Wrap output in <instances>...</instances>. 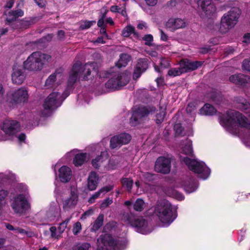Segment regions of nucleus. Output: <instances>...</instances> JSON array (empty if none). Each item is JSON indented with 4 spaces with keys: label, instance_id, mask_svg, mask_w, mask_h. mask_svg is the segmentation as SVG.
Segmentation results:
<instances>
[{
    "label": "nucleus",
    "instance_id": "1",
    "mask_svg": "<svg viewBox=\"0 0 250 250\" xmlns=\"http://www.w3.org/2000/svg\"><path fill=\"white\" fill-rule=\"evenodd\" d=\"M96 63L94 62L86 63L84 65L80 63L74 64L70 72L68 81L67 89L61 94L59 89L57 91H54L50 93L44 100L42 104L43 110L42 115L49 116L52 111L60 106L62 102L69 95L68 90L71 89V86L77 80H86L87 77L90 75L92 70H94Z\"/></svg>",
    "mask_w": 250,
    "mask_h": 250
},
{
    "label": "nucleus",
    "instance_id": "2",
    "mask_svg": "<svg viewBox=\"0 0 250 250\" xmlns=\"http://www.w3.org/2000/svg\"><path fill=\"white\" fill-rule=\"evenodd\" d=\"M250 116L249 119L243 116L239 112L235 110H229L223 115L221 119V124L226 127L238 126L246 132L244 136V142L247 147H250Z\"/></svg>",
    "mask_w": 250,
    "mask_h": 250
},
{
    "label": "nucleus",
    "instance_id": "3",
    "mask_svg": "<svg viewBox=\"0 0 250 250\" xmlns=\"http://www.w3.org/2000/svg\"><path fill=\"white\" fill-rule=\"evenodd\" d=\"M154 213L163 226H169L175 219L173 216L171 204L167 200L159 201L154 208Z\"/></svg>",
    "mask_w": 250,
    "mask_h": 250
},
{
    "label": "nucleus",
    "instance_id": "4",
    "mask_svg": "<svg viewBox=\"0 0 250 250\" xmlns=\"http://www.w3.org/2000/svg\"><path fill=\"white\" fill-rule=\"evenodd\" d=\"M51 56L41 52L32 53L23 62V66L25 69L30 71H40L44 65L50 61Z\"/></svg>",
    "mask_w": 250,
    "mask_h": 250
},
{
    "label": "nucleus",
    "instance_id": "5",
    "mask_svg": "<svg viewBox=\"0 0 250 250\" xmlns=\"http://www.w3.org/2000/svg\"><path fill=\"white\" fill-rule=\"evenodd\" d=\"M241 14V11L238 7H233L225 13L221 19L218 27L219 31L222 33H226L233 28L238 22Z\"/></svg>",
    "mask_w": 250,
    "mask_h": 250
},
{
    "label": "nucleus",
    "instance_id": "6",
    "mask_svg": "<svg viewBox=\"0 0 250 250\" xmlns=\"http://www.w3.org/2000/svg\"><path fill=\"white\" fill-rule=\"evenodd\" d=\"M180 159L191 170L197 173L199 178L205 180L209 177L210 170L203 162L198 161L195 159L191 160L187 157H181Z\"/></svg>",
    "mask_w": 250,
    "mask_h": 250
},
{
    "label": "nucleus",
    "instance_id": "7",
    "mask_svg": "<svg viewBox=\"0 0 250 250\" xmlns=\"http://www.w3.org/2000/svg\"><path fill=\"white\" fill-rule=\"evenodd\" d=\"M123 219L127 224L135 227L138 232L146 234L151 231L149 228L147 221L143 217H140L134 219L132 213H126L123 216Z\"/></svg>",
    "mask_w": 250,
    "mask_h": 250
},
{
    "label": "nucleus",
    "instance_id": "8",
    "mask_svg": "<svg viewBox=\"0 0 250 250\" xmlns=\"http://www.w3.org/2000/svg\"><path fill=\"white\" fill-rule=\"evenodd\" d=\"M129 78L130 76L127 72L118 73L105 83V86L110 90L119 89L128 83Z\"/></svg>",
    "mask_w": 250,
    "mask_h": 250
},
{
    "label": "nucleus",
    "instance_id": "9",
    "mask_svg": "<svg viewBox=\"0 0 250 250\" xmlns=\"http://www.w3.org/2000/svg\"><path fill=\"white\" fill-rule=\"evenodd\" d=\"M11 201V206L16 213L22 214L30 208L25 194H20L13 197Z\"/></svg>",
    "mask_w": 250,
    "mask_h": 250
},
{
    "label": "nucleus",
    "instance_id": "10",
    "mask_svg": "<svg viewBox=\"0 0 250 250\" xmlns=\"http://www.w3.org/2000/svg\"><path fill=\"white\" fill-rule=\"evenodd\" d=\"M197 3L199 12L202 17L210 18L216 13V7L212 0H197Z\"/></svg>",
    "mask_w": 250,
    "mask_h": 250
},
{
    "label": "nucleus",
    "instance_id": "11",
    "mask_svg": "<svg viewBox=\"0 0 250 250\" xmlns=\"http://www.w3.org/2000/svg\"><path fill=\"white\" fill-rule=\"evenodd\" d=\"M154 107L146 108L144 106L134 107L133 109L132 116L130 119L131 125L135 126L138 125L142 119L149 114H152L155 111Z\"/></svg>",
    "mask_w": 250,
    "mask_h": 250
},
{
    "label": "nucleus",
    "instance_id": "12",
    "mask_svg": "<svg viewBox=\"0 0 250 250\" xmlns=\"http://www.w3.org/2000/svg\"><path fill=\"white\" fill-rule=\"evenodd\" d=\"M98 250H118V244L108 234L101 235L97 240Z\"/></svg>",
    "mask_w": 250,
    "mask_h": 250
},
{
    "label": "nucleus",
    "instance_id": "13",
    "mask_svg": "<svg viewBox=\"0 0 250 250\" xmlns=\"http://www.w3.org/2000/svg\"><path fill=\"white\" fill-rule=\"evenodd\" d=\"M28 99V94L25 88H20L8 96L7 101L12 104H21L26 102Z\"/></svg>",
    "mask_w": 250,
    "mask_h": 250
},
{
    "label": "nucleus",
    "instance_id": "14",
    "mask_svg": "<svg viewBox=\"0 0 250 250\" xmlns=\"http://www.w3.org/2000/svg\"><path fill=\"white\" fill-rule=\"evenodd\" d=\"M171 160L168 157L161 156L158 157L154 166L155 170L159 173L168 174L170 171Z\"/></svg>",
    "mask_w": 250,
    "mask_h": 250
},
{
    "label": "nucleus",
    "instance_id": "15",
    "mask_svg": "<svg viewBox=\"0 0 250 250\" xmlns=\"http://www.w3.org/2000/svg\"><path fill=\"white\" fill-rule=\"evenodd\" d=\"M1 129L8 136H13L20 131V125L13 120H5L3 122Z\"/></svg>",
    "mask_w": 250,
    "mask_h": 250
},
{
    "label": "nucleus",
    "instance_id": "16",
    "mask_svg": "<svg viewBox=\"0 0 250 250\" xmlns=\"http://www.w3.org/2000/svg\"><path fill=\"white\" fill-rule=\"evenodd\" d=\"M131 136L129 134L123 133L112 137L110 140V146L112 149L120 147L129 142Z\"/></svg>",
    "mask_w": 250,
    "mask_h": 250
},
{
    "label": "nucleus",
    "instance_id": "17",
    "mask_svg": "<svg viewBox=\"0 0 250 250\" xmlns=\"http://www.w3.org/2000/svg\"><path fill=\"white\" fill-rule=\"evenodd\" d=\"M62 79V70L60 68L48 78L46 80L45 85L48 88L57 87Z\"/></svg>",
    "mask_w": 250,
    "mask_h": 250
},
{
    "label": "nucleus",
    "instance_id": "18",
    "mask_svg": "<svg viewBox=\"0 0 250 250\" xmlns=\"http://www.w3.org/2000/svg\"><path fill=\"white\" fill-rule=\"evenodd\" d=\"M187 25L185 21L180 18H170L166 22V28L170 31L184 28Z\"/></svg>",
    "mask_w": 250,
    "mask_h": 250
},
{
    "label": "nucleus",
    "instance_id": "19",
    "mask_svg": "<svg viewBox=\"0 0 250 250\" xmlns=\"http://www.w3.org/2000/svg\"><path fill=\"white\" fill-rule=\"evenodd\" d=\"M11 78L13 83L21 84L23 82L25 75L21 66L17 64L14 65Z\"/></svg>",
    "mask_w": 250,
    "mask_h": 250
},
{
    "label": "nucleus",
    "instance_id": "20",
    "mask_svg": "<svg viewBox=\"0 0 250 250\" xmlns=\"http://www.w3.org/2000/svg\"><path fill=\"white\" fill-rule=\"evenodd\" d=\"M202 64V62H192L188 60H183L180 62V69L182 74L194 70L201 67Z\"/></svg>",
    "mask_w": 250,
    "mask_h": 250
},
{
    "label": "nucleus",
    "instance_id": "21",
    "mask_svg": "<svg viewBox=\"0 0 250 250\" xmlns=\"http://www.w3.org/2000/svg\"><path fill=\"white\" fill-rule=\"evenodd\" d=\"M229 81L243 87L247 86V84L250 85V77L241 73L232 75L229 77Z\"/></svg>",
    "mask_w": 250,
    "mask_h": 250
},
{
    "label": "nucleus",
    "instance_id": "22",
    "mask_svg": "<svg viewBox=\"0 0 250 250\" xmlns=\"http://www.w3.org/2000/svg\"><path fill=\"white\" fill-rule=\"evenodd\" d=\"M78 200V196L75 190L71 191L69 197L62 201V208L65 210H69L75 207Z\"/></svg>",
    "mask_w": 250,
    "mask_h": 250
},
{
    "label": "nucleus",
    "instance_id": "23",
    "mask_svg": "<svg viewBox=\"0 0 250 250\" xmlns=\"http://www.w3.org/2000/svg\"><path fill=\"white\" fill-rule=\"evenodd\" d=\"M147 68L148 60L147 59H139L133 72V79L136 80L139 78L142 73L145 72Z\"/></svg>",
    "mask_w": 250,
    "mask_h": 250
},
{
    "label": "nucleus",
    "instance_id": "24",
    "mask_svg": "<svg viewBox=\"0 0 250 250\" xmlns=\"http://www.w3.org/2000/svg\"><path fill=\"white\" fill-rule=\"evenodd\" d=\"M72 175L71 169L67 166H62L59 170V177L63 183L68 182L71 179Z\"/></svg>",
    "mask_w": 250,
    "mask_h": 250
},
{
    "label": "nucleus",
    "instance_id": "25",
    "mask_svg": "<svg viewBox=\"0 0 250 250\" xmlns=\"http://www.w3.org/2000/svg\"><path fill=\"white\" fill-rule=\"evenodd\" d=\"M90 159V155L86 153L77 154L73 159V164L76 167L81 166L88 161Z\"/></svg>",
    "mask_w": 250,
    "mask_h": 250
},
{
    "label": "nucleus",
    "instance_id": "26",
    "mask_svg": "<svg viewBox=\"0 0 250 250\" xmlns=\"http://www.w3.org/2000/svg\"><path fill=\"white\" fill-rule=\"evenodd\" d=\"M191 145V141L188 139L182 140L180 145L181 152L187 155L191 154L193 152Z\"/></svg>",
    "mask_w": 250,
    "mask_h": 250
},
{
    "label": "nucleus",
    "instance_id": "27",
    "mask_svg": "<svg viewBox=\"0 0 250 250\" xmlns=\"http://www.w3.org/2000/svg\"><path fill=\"white\" fill-rule=\"evenodd\" d=\"M108 154L107 151L101 152V154L97 156L92 160V165L96 168L101 166L102 164L108 159Z\"/></svg>",
    "mask_w": 250,
    "mask_h": 250
},
{
    "label": "nucleus",
    "instance_id": "28",
    "mask_svg": "<svg viewBox=\"0 0 250 250\" xmlns=\"http://www.w3.org/2000/svg\"><path fill=\"white\" fill-rule=\"evenodd\" d=\"M113 188V187L111 186H106L101 189H100L98 191L95 192L88 200V202L90 204H92L95 202V200L99 197H101L103 196L105 193L109 191Z\"/></svg>",
    "mask_w": 250,
    "mask_h": 250
},
{
    "label": "nucleus",
    "instance_id": "29",
    "mask_svg": "<svg viewBox=\"0 0 250 250\" xmlns=\"http://www.w3.org/2000/svg\"><path fill=\"white\" fill-rule=\"evenodd\" d=\"M98 177L95 172H91L89 175L88 179V188L90 190H94L96 188L98 184Z\"/></svg>",
    "mask_w": 250,
    "mask_h": 250
},
{
    "label": "nucleus",
    "instance_id": "30",
    "mask_svg": "<svg viewBox=\"0 0 250 250\" xmlns=\"http://www.w3.org/2000/svg\"><path fill=\"white\" fill-rule=\"evenodd\" d=\"M216 112V110L212 105L206 104L200 109L199 113L203 115H212Z\"/></svg>",
    "mask_w": 250,
    "mask_h": 250
},
{
    "label": "nucleus",
    "instance_id": "31",
    "mask_svg": "<svg viewBox=\"0 0 250 250\" xmlns=\"http://www.w3.org/2000/svg\"><path fill=\"white\" fill-rule=\"evenodd\" d=\"M23 11L21 9L10 11L7 16L6 21L8 22L13 21L19 17L23 16Z\"/></svg>",
    "mask_w": 250,
    "mask_h": 250
},
{
    "label": "nucleus",
    "instance_id": "32",
    "mask_svg": "<svg viewBox=\"0 0 250 250\" xmlns=\"http://www.w3.org/2000/svg\"><path fill=\"white\" fill-rule=\"evenodd\" d=\"M61 208L57 204L52 203L49 209L48 215L49 217H59L60 215Z\"/></svg>",
    "mask_w": 250,
    "mask_h": 250
},
{
    "label": "nucleus",
    "instance_id": "33",
    "mask_svg": "<svg viewBox=\"0 0 250 250\" xmlns=\"http://www.w3.org/2000/svg\"><path fill=\"white\" fill-rule=\"evenodd\" d=\"M182 186L184 187L186 192L188 193L194 191L197 188L196 182L192 179H190L188 183H185Z\"/></svg>",
    "mask_w": 250,
    "mask_h": 250
},
{
    "label": "nucleus",
    "instance_id": "34",
    "mask_svg": "<svg viewBox=\"0 0 250 250\" xmlns=\"http://www.w3.org/2000/svg\"><path fill=\"white\" fill-rule=\"evenodd\" d=\"M130 56L127 54H122L120 56V59L119 60L117 66L118 67L125 66L128 62L130 61Z\"/></svg>",
    "mask_w": 250,
    "mask_h": 250
},
{
    "label": "nucleus",
    "instance_id": "35",
    "mask_svg": "<svg viewBox=\"0 0 250 250\" xmlns=\"http://www.w3.org/2000/svg\"><path fill=\"white\" fill-rule=\"evenodd\" d=\"M135 38L138 37V35L135 32L134 28L131 25L126 26L122 31V35L124 37H128L131 34Z\"/></svg>",
    "mask_w": 250,
    "mask_h": 250
},
{
    "label": "nucleus",
    "instance_id": "36",
    "mask_svg": "<svg viewBox=\"0 0 250 250\" xmlns=\"http://www.w3.org/2000/svg\"><path fill=\"white\" fill-rule=\"evenodd\" d=\"M146 207L144 201L141 199H137L133 204V208L135 211H142Z\"/></svg>",
    "mask_w": 250,
    "mask_h": 250
},
{
    "label": "nucleus",
    "instance_id": "37",
    "mask_svg": "<svg viewBox=\"0 0 250 250\" xmlns=\"http://www.w3.org/2000/svg\"><path fill=\"white\" fill-rule=\"evenodd\" d=\"M104 218V215L102 214H100L94 222L91 229L93 231H96L99 229L103 224Z\"/></svg>",
    "mask_w": 250,
    "mask_h": 250
},
{
    "label": "nucleus",
    "instance_id": "38",
    "mask_svg": "<svg viewBox=\"0 0 250 250\" xmlns=\"http://www.w3.org/2000/svg\"><path fill=\"white\" fill-rule=\"evenodd\" d=\"M123 186L126 188L128 191H130L133 183V180L130 178H124L121 180Z\"/></svg>",
    "mask_w": 250,
    "mask_h": 250
},
{
    "label": "nucleus",
    "instance_id": "39",
    "mask_svg": "<svg viewBox=\"0 0 250 250\" xmlns=\"http://www.w3.org/2000/svg\"><path fill=\"white\" fill-rule=\"evenodd\" d=\"M165 110V108L161 107L159 110V112L157 113L156 115V122L157 124H160L163 121L166 114Z\"/></svg>",
    "mask_w": 250,
    "mask_h": 250
},
{
    "label": "nucleus",
    "instance_id": "40",
    "mask_svg": "<svg viewBox=\"0 0 250 250\" xmlns=\"http://www.w3.org/2000/svg\"><path fill=\"white\" fill-rule=\"evenodd\" d=\"M8 192L7 190L0 189V210L5 205L4 199L7 196Z\"/></svg>",
    "mask_w": 250,
    "mask_h": 250
},
{
    "label": "nucleus",
    "instance_id": "41",
    "mask_svg": "<svg viewBox=\"0 0 250 250\" xmlns=\"http://www.w3.org/2000/svg\"><path fill=\"white\" fill-rule=\"evenodd\" d=\"M91 247L90 244L88 243H83L79 244L74 247V250H89Z\"/></svg>",
    "mask_w": 250,
    "mask_h": 250
},
{
    "label": "nucleus",
    "instance_id": "42",
    "mask_svg": "<svg viewBox=\"0 0 250 250\" xmlns=\"http://www.w3.org/2000/svg\"><path fill=\"white\" fill-rule=\"evenodd\" d=\"M182 74L180 68H172L170 69L167 73V75L170 77H176L179 76Z\"/></svg>",
    "mask_w": 250,
    "mask_h": 250
},
{
    "label": "nucleus",
    "instance_id": "43",
    "mask_svg": "<svg viewBox=\"0 0 250 250\" xmlns=\"http://www.w3.org/2000/svg\"><path fill=\"white\" fill-rule=\"evenodd\" d=\"M96 22L95 21H83L81 22L80 28L82 29H86L90 28L93 23Z\"/></svg>",
    "mask_w": 250,
    "mask_h": 250
},
{
    "label": "nucleus",
    "instance_id": "44",
    "mask_svg": "<svg viewBox=\"0 0 250 250\" xmlns=\"http://www.w3.org/2000/svg\"><path fill=\"white\" fill-rule=\"evenodd\" d=\"M70 219L67 218L64 221L60 224L58 227V230L60 233H62L67 227V224L70 221Z\"/></svg>",
    "mask_w": 250,
    "mask_h": 250
},
{
    "label": "nucleus",
    "instance_id": "45",
    "mask_svg": "<svg viewBox=\"0 0 250 250\" xmlns=\"http://www.w3.org/2000/svg\"><path fill=\"white\" fill-rule=\"evenodd\" d=\"M81 230H82V225H81V223L79 222H77L76 223H75L73 226V229H72L73 233L74 235H77L80 232Z\"/></svg>",
    "mask_w": 250,
    "mask_h": 250
},
{
    "label": "nucleus",
    "instance_id": "46",
    "mask_svg": "<svg viewBox=\"0 0 250 250\" xmlns=\"http://www.w3.org/2000/svg\"><path fill=\"white\" fill-rule=\"evenodd\" d=\"M153 39V36L150 34L146 35L143 38V40L145 41V44L149 46L151 45Z\"/></svg>",
    "mask_w": 250,
    "mask_h": 250
},
{
    "label": "nucleus",
    "instance_id": "47",
    "mask_svg": "<svg viewBox=\"0 0 250 250\" xmlns=\"http://www.w3.org/2000/svg\"><path fill=\"white\" fill-rule=\"evenodd\" d=\"M195 105L193 103H189L187 107L186 110L188 113L192 114L193 116L195 115Z\"/></svg>",
    "mask_w": 250,
    "mask_h": 250
},
{
    "label": "nucleus",
    "instance_id": "48",
    "mask_svg": "<svg viewBox=\"0 0 250 250\" xmlns=\"http://www.w3.org/2000/svg\"><path fill=\"white\" fill-rule=\"evenodd\" d=\"M159 60V63H160L161 67L166 68L169 65V64L167 60L161 57L160 58Z\"/></svg>",
    "mask_w": 250,
    "mask_h": 250
},
{
    "label": "nucleus",
    "instance_id": "49",
    "mask_svg": "<svg viewBox=\"0 0 250 250\" xmlns=\"http://www.w3.org/2000/svg\"><path fill=\"white\" fill-rule=\"evenodd\" d=\"M4 241L0 239V250H15V248L12 246H3Z\"/></svg>",
    "mask_w": 250,
    "mask_h": 250
},
{
    "label": "nucleus",
    "instance_id": "50",
    "mask_svg": "<svg viewBox=\"0 0 250 250\" xmlns=\"http://www.w3.org/2000/svg\"><path fill=\"white\" fill-rule=\"evenodd\" d=\"M94 210L92 208H89L84 212L81 216V219H85L87 217L91 216L93 214Z\"/></svg>",
    "mask_w": 250,
    "mask_h": 250
},
{
    "label": "nucleus",
    "instance_id": "51",
    "mask_svg": "<svg viewBox=\"0 0 250 250\" xmlns=\"http://www.w3.org/2000/svg\"><path fill=\"white\" fill-rule=\"evenodd\" d=\"M243 68L244 70L250 71V61L248 59H245L243 62Z\"/></svg>",
    "mask_w": 250,
    "mask_h": 250
},
{
    "label": "nucleus",
    "instance_id": "52",
    "mask_svg": "<svg viewBox=\"0 0 250 250\" xmlns=\"http://www.w3.org/2000/svg\"><path fill=\"white\" fill-rule=\"evenodd\" d=\"M113 202V201L112 199L110 198H106L104 201L101 205V207L102 208H104L107 207L108 205L111 204Z\"/></svg>",
    "mask_w": 250,
    "mask_h": 250
},
{
    "label": "nucleus",
    "instance_id": "53",
    "mask_svg": "<svg viewBox=\"0 0 250 250\" xmlns=\"http://www.w3.org/2000/svg\"><path fill=\"white\" fill-rule=\"evenodd\" d=\"M144 177L146 181L149 182L155 179V176L151 173H146L144 175Z\"/></svg>",
    "mask_w": 250,
    "mask_h": 250
},
{
    "label": "nucleus",
    "instance_id": "54",
    "mask_svg": "<svg viewBox=\"0 0 250 250\" xmlns=\"http://www.w3.org/2000/svg\"><path fill=\"white\" fill-rule=\"evenodd\" d=\"M250 106V104L245 102V103L244 102H242L241 103H239V104L238 105V107L241 109H247L249 108Z\"/></svg>",
    "mask_w": 250,
    "mask_h": 250
},
{
    "label": "nucleus",
    "instance_id": "55",
    "mask_svg": "<svg viewBox=\"0 0 250 250\" xmlns=\"http://www.w3.org/2000/svg\"><path fill=\"white\" fill-rule=\"evenodd\" d=\"M121 9V7H119L118 6H117V5H113V6H111V7L110 8V11L113 13H116V12L119 13Z\"/></svg>",
    "mask_w": 250,
    "mask_h": 250
},
{
    "label": "nucleus",
    "instance_id": "56",
    "mask_svg": "<svg viewBox=\"0 0 250 250\" xmlns=\"http://www.w3.org/2000/svg\"><path fill=\"white\" fill-rule=\"evenodd\" d=\"M50 232H51V236L52 238H56L57 237V235H56V230H57V229H56V228L55 227H52L50 228Z\"/></svg>",
    "mask_w": 250,
    "mask_h": 250
},
{
    "label": "nucleus",
    "instance_id": "57",
    "mask_svg": "<svg viewBox=\"0 0 250 250\" xmlns=\"http://www.w3.org/2000/svg\"><path fill=\"white\" fill-rule=\"evenodd\" d=\"M35 1L40 7H43L45 5V1L44 0H35Z\"/></svg>",
    "mask_w": 250,
    "mask_h": 250
},
{
    "label": "nucleus",
    "instance_id": "58",
    "mask_svg": "<svg viewBox=\"0 0 250 250\" xmlns=\"http://www.w3.org/2000/svg\"><path fill=\"white\" fill-rule=\"evenodd\" d=\"M146 3L149 6H154L156 4L158 0H144Z\"/></svg>",
    "mask_w": 250,
    "mask_h": 250
},
{
    "label": "nucleus",
    "instance_id": "59",
    "mask_svg": "<svg viewBox=\"0 0 250 250\" xmlns=\"http://www.w3.org/2000/svg\"><path fill=\"white\" fill-rule=\"evenodd\" d=\"M15 231H16V232L21 234L22 235H25L27 234L26 230L20 228H16L15 229Z\"/></svg>",
    "mask_w": 250,
    "mask_h": 250
},
{
    "label": "nucleus",
    "instance_id": "60",
    "mask_svg": "<svg viewBox=\"0 0 250 250\" xmlns=\"http://www.w3.org/2000/svg\"><path fill=\"white\" fill-rule=\"evenodd\" d=\"M175 197L178 200H182L184 198L183 195L177 191H175Z\"/></svg>",
    "mask_w": 250,
    "mask_h": 250
},
{
    "label": "nucleus",
    "instance_id": "61",
    "mask_svg": "<svg viewBox=\"0 0 250 250\" xmlns=\"http://www.w3.org/2000/svg\"><path fill=\"white\" fill-rule=\"evenodd\" d=\"M161 33V39L163 41H167L168 39V37L162 30H160Z\"/></svg>",
    "mask_w": 250,
    "mask_h": 250
},
{
    "label": "nucleus",
    "instance_id": "62",
    "mask_svg": "<svg viewBox=\"0 0 250 250\" xmlns=\"http://www.w3.org/2000/svg\"><path fill=\"white\" fill-rule=\"evenodd\" d=\"M18 140L20 143L24 142L26 136L24 133H21L17 136Z\"/></svg>",
    "mask_w": 250,
    "mask_h": 250
},
{
    "label": "nucleus",
    "instance_id": "63",
    "mask_svg": "<svg viewBox=\"0 0 250 250\" xmlns=\"http://www.w3.org/2000/svg\"><path fill=\"white\" fill-rule=\"evenodd\" d=\"M175 129L177 134L180 135L182 134V128L181 126L176 125L175 126Z\"/></svg>",
    "mask_w": 250,
    "mask_h": 250
},
{
    "label": "nucleus",
    "instance_id": "64",
    "mask_svg": "<svg viewBox=\"0 0 250 250\" xmlns=\"http://www.w3.org/2000/svg\"><path fill=\"white\" fill-rule=\"evenodd\" d=\"M250 41V33H247L244 36V40L243 42L245 43H248Z\"/></svg>",
    "mask_w": 250,
    "mask_h": 250
}]
</instances>
